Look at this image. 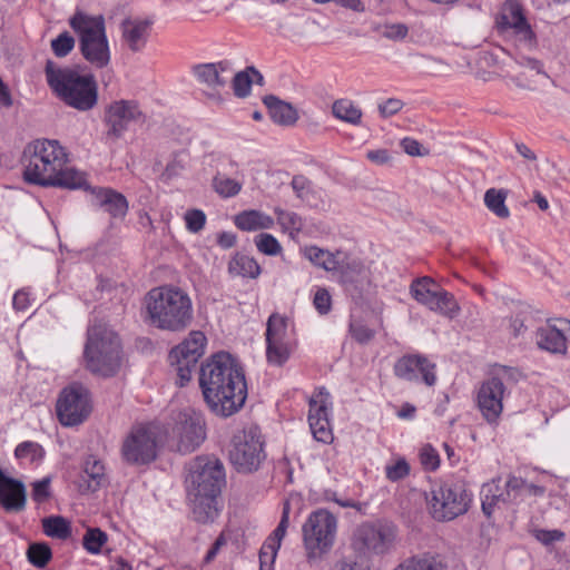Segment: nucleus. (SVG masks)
<instances>
[{"mask_svg":"<svg viewBox=\"0 0 570 570\" xmlns=\"http://www.w3.org/2000/svg\"><path fill=\"white\" fill-rule=\"evenodd\" d=\"M199 386L206 404L217 416H232L244 406L247 399L244 371L226 352L213 355L202 365Z\"/></svg>","mask_w":570,"mask_h":570,"instance_id":"obj_1","label":"nucleus"},{"mask_svg":"<svg viewBox=\"0 0 570 570\" xmlns=\"http://www.w3.org/2000/svg\"><path fill=\"white\" fill-rule=\"evenodd\" d=\"M145 306L150 325L170 332L186 330L193 322L189 295L176 286H160L148 292Z\"/></svg>","mask_w":570,"mask_h":570,"instance_id":"obj_2","label":"nucleus"},{"mask_svg":"<svg viewBox=\"0 0 570 570\" xmlns=\"http://www.w3.org/2000/svg\"><path fill=\"white\" fill-rule=\"evenodd\" d=\"M49 87L66 105L81 110H90L97 104V83L92 76H82L70 68H60L48 60L45 68Z\"/></svg>","mask_w":570,"mask_h":570,"instance_id":"obj_3","label":"nucleus"},{"mask_svg":"<svg viewBox=\"0 0 570 570\" xmlns=\"http://www.w3.org/2000/svg\"><path fill=\"white\" fill-rule=\"evenodd\" d=\"M83 355L90 372L105 377L112 376L121 364L120 340L107 326L94 325L88 330Z\"/></svg>","mask_w":570,"mask_h":570,"instance_id":"obj_4","label":"nucleus"},{"mask_svg":"<svg viewBox=\"0 0 570 570\" xmlns=\"http://www.w3.org/2000/svg\"><path fill=\"white\" fill-rule=\"evenodd\" d=\"M24 154L29 155L24 179L40 186L53 185L61 166L67 163V154L57 140L38 139L27 147Z\"/></svg>","mask_w":570,"mask_h":570,"instance_id":"obj_5","label":"nucleus"},{"mask_svg":"<svg viewBox=\"0 0 570 570\" xmlns=\"http://www.w3.org/2000/svg\"><path fill=\"white\" fill-rule=\"evenodd\" d=\"M69 23L79 36L82 57L95 68L107 67L110 62V49L104 18L78 11L70 18Z\"/></svg>","mask_w":570,"mask_h":570,"instance_id":"obj_6","label":"nucleus"},{"mask_svg":"<svg viewBox=\"0 0 570 570\" xmlns=\"http://www.w3.org/2000/svg\"><path fill=\"white\" fill-rule=\"evenodd\" d=\"M521 377V372L515 367L497 366L491 376L482 382L476 393V404L487 422H497L503 411L507 390Z\"/></svg>","mask_w":570,"mask_h":570,"instance_id":"obj_7","label":"nucleus"},{"mask_svg":"<svg viewBox=\"0 0 570 570\" xmlns=\"http://www.w3.org/2000/svg\"><path fill=\"white\" fill-rule=\"evenodd\" d=\"M336 519L326 510L309 514L303 525V540L309 558L321 557L327 552L335 540Z\"/></svg>","mask_w":570,"mask_h":570,"instance_id":"obj_8","label":"nucleus"},{"mask_svg":"<svg viewBox=\"0 0 570 570\" xmlns=\"http://www.w3.org/2000/svg\"><path fill=\"white\" fill-rule=\"evenodd\" d=\"M262 435L256 426L244 429L234 434L229 460L239 472L256 470L264 459Z\"/></svg>","mask_w":570,"mask_h":570,"instance_id":"obj_9","label":"nucleus"},{"mask_svg":"<svg viewBox=\"0 0 570 570\" xmlns=\"http://www.w3.org/2000/svg\"><path fill=\"white\" fill-rule=\"evenodd\" d=\"M470 501V495L462 485L443 484L432 490L429 505L435 520L451 521L468 511Z\"/></svg>","mask_w":570,"mask_h":570,"instance_id":"obj_10","label":"nucleus"},{"mask_svg":"<svg viewBox=\"0 0 570 570\" xmlns=\"http://www.w3.org/2000/svg\"><path fill=\"white\" fill-rule=\"evenodd\" d=\"M189 493L219 495L225 482L224 466L217 459L198 456L189 468Z\"/></svg>","mask_w":570,"mask_h":570,"instance_id":"obj_11","label":"nucleus"},{"mask_svg":"<svg viewBox=\"0 0 570 570\" xmlns=\"http://www.w3.org/2000/svg\"><path fill=\"white\" fill-rule=\"evenodd\" d=\"M158 431L155 425H138L131 429L122 442L121 454L130 464H147L157 456Z\"/></svg>","mask_w":570,"mask_h":570,"instance_id":"obj_12","label":"nucleus"},{"mask_svg":"<svg viewBox=\"0 0 570 570\" xmlns=\"http://www.w3.org/2000/svg\"><path fill=\"white\" fill-rule=\"evenodd\" d=\"M206 336L200 331H193L188 337L169 353V362L175 366L178 384L184 386L191 379V372L204 354Z\"/></svg>","mask_w":570,"mask_h":570,"instance_id":"obj_13","label":"nucleus"},{"mask_svg":"<svg viewBox=\"0 0 570 570\" xmlns=\"http://www.w3.org/2000/svg\"><path fill=\"white\" fill-rule=\"evenodd\" d=\"M89 413V392L83 385L73 383L62 390L57 401V414L61 424H80Z\"/></svg>","mask_w":570,"mask_h":570,"instance_id":"obj_14","label":"nucleus"},{"mask_svg":"<svg viewBox=\"0 0 570 570\" xmlns=\"http://www.w3.org/2000/svg\"><path fill=\"white\" fill-rule=\"evenodd\" d=\"M176 439V449L183 454L194 452L205 440V421L200 413L195 411L180 412L173 429Z\"/></svg>","mask_w":570,"mask_h":570,"instance_id":"obj_15","label":"nucleus"},{"mask_svg":"<svg viewBox=\"0 0 570 570\" xmlns=\"http://www.w3.org/2000/svg\"><path fill=\"white\" fill-rule=\"evenodd\" d=\"M395 538V530L390 524L363 523L354 531L353 547L363 554L386 552Z\"/></svg>","mask_w":570,"mask_h":570,"instance_id":"obj_16","label":"nucleus"},{"mask_svg":"<svg viewBox=\"0 0 570 570\" xmlns=\"http://www.w3.org/2000/svg\"><path fill=\"white\" fill-rule=\"evenodd\" d=\"M266 360L268 364L282 366L291 355L288 343L287 318L273 313L266 324Z\"/></svg>","mask_w":570,"mask_h":570,"instance_id":"obj_17","label":"nucleus"},{"mask_svg":"<svg viewBox=\"0 0 570 570\" xmlns=\"http://www.w3.org/2000/svg\"><path fill=\"white\" fill-rule=\"evenodd\" d=\"M435 367V364L424 355L410 354L396 361L394 374L405 381H415L420 373L423 382L432 386L436 382Z\"/></svg>","mask_w":570,"mask_h":570,"instance_id":"obj_18","label":"nucleus"},{"mask_svg":"<svg viewBox=\"0 0 570 570\" xmlns=\"http://www.w3.org/2000/svg\"><path fill=\"white\" fill-rule=\"evenodd\" d=\"M142 114L136 101L119 100L109 106L106 111V122L108 125V135L115 138L120 137L130 122L138 121Z\"/></svg>","mask_w":570,"mask_h":570,"instance_id":"obj_19","label":"nucleus"},{"mask_svg":"<svg viewBox=\"0 0 570 570\" xmlns=\"http://www.w3.org/2000/svg\"><path fill=\"white\" fill-rule=\"evenodd\" d=\"M503 68L507 77L523 89H533L538 78L544 77L541 63L531 58L522 57L519 60L510 59L503 62Z\"/></svg>","mask_w":570,"mask_h":570,"instance_id":"obj_20","label":"nucleus"},{"mask_svg":"<svg viewBox=\"0 0 570 570\" xmlns=\"http://www.w3.org/2000/svg\"><path fill=\"white\" fill-rule=\"evenodd\" d=\"M560 326L547 323L539 327L535 333V341L539 348L554 354H564L567 351V326L570 322L559 320Z\"/></svg>","mask_w":570,"mask_h":570,"instance_id":"obj_21","label":"nucleus"},{"mask_svg":"<svg viewBox=\"0 0 570 570\" xmlns=\"http://www.w3.org/2000/svg\"><path fill=\"white\" fill-rule=\"evenodd\" d=\"M289 523V503L286 502L283 508V513L277 528L264 542L259 551L261 570H271L275 561L281 542L286 534Z\"/></svg>","mask_w":570,"mask_h":570,"instance_id":"obj_22","label":"nucleus"},{"mask_svg":"<svg viewBox=\"0 0 570 570\" xmlns=\"http://www.w3.org/2000/svg\"><path fill=\"white\" fill-rule=\"evenodd\" d=\"M92 203L95 206L102 208L112 218L122 219L128 212V202L126 197L111 188H92Z\"/></svg>","mask_w":570,"mask_h":570,"instance_id":"obj_23","label":"nucleus"},{"mask_svg":"<svg viewBox=\"0 0 570 570\" xmlns=\"http://www.w3.org/2000/svg\"><path fill=\"white\" fill-rule=\"evenodd\" d=\"M106 481V470L102 462L95 456L87 458L77 481L79 492L82 494L96 492Z\"/></svg>","mask_w":570,"mask_h":570,"instance_id":"obj_24","label":"nucleus"},{"mask_svg":"<svg viewBox=\"0 0 570 570\" xmlns=\"http://www.w3.org/2000/svg\"><path fill=\"white\" fill-rule=\"evenodd\" d=\"M0 502L7 511H21L26 505V488L23 483L4 475L1 469Z\"/></svg>","mask_w":570,"mask_h":570,"instance_id":"obj_25","label":"nucleus"},{"mask_svg":"<svg viewBox=\"0 0 570 570\" xmlns=\"http://www.w3.org/2000/svg\"><path fill=\"white\" fill-rule=\"evenodd\" d=\"M151 21L147 19H126L121 23L124 43L132 51L138 52L146 46L149 37Z\"/></svg>","mask_w":570,"mask_h":570,"instance_id":"obj_26","label":"nucleus"},{"mask_svg":"<svg viewBox=\"0 0 570 570\" xmlns=\"http://www.w3.org/2000/svg\"><path fill=\"white\" fill-rule=\"evenodd\" d=\"M263 102L268 109L269 117L277 125L293 126L298 120V112L289 102L274 95L265 96Z\"/></svg>","mask_w":570,"mask_h":570,"instance_id":"obj_27","label":"nucleus"},{"mask_svg":"<svg viewBox=\"0 0 570 570\" xmlns=\"http://www.w3.org/2000/svg\"><path fill=\"white\" fill-rule=\"evenodd\" d=\"M194 519L200 523L213 521L218 515L217 497L189 493Z\"/></svg>","mask_w":570,"mask_h":570,"instance_id":"obj_28","label":"nucleus"},{"mask_svg":"<svg viewBox=\"0 0 570 570\" xmlns=\"http://www.w3.org/2000/svg\"><path fill=\"white\" fill-rule=\"evenodd\" d=\"M229 71L225 62L204 63L194 67V75L197 79L208 87H222L226 83L225 72Z\"/></svg>","mask_w":570,"mask_h":570,"instance_id":"obj_29","label":"nucleus"},{"mask_svg":"<svg viewBox=\"0 0 570 570\" xmlns=\"http://www.w3.org/2000/svg\"><path fill=\"white\" fill-rule=\"evenodd\" d=\"M235 225L242 230H258L273 227L274 219L258 210H244L235 217Z\"/></svg>","mask_w":570,"mask_h":570,"instance_id":"obj_30","label":"nucleus"},{"mask_svg":"<svg viewBox=\"0 0 570 570\" xmlns=\"http://www.w3.org/2000/svg\"><path fill=\"white\" fill-rule=\"evenodd\" d=\"M332 114L335 118L352 126L362 124L363 111L354 101L347 98L337 99L332 105Z\"/></svg>","mask_w":570,"mask_h":570,"instance_id":"obj_31","label":"nucleus"},{"mask_svg":"<svg viewBox=\"0 0 570 570\" xmlns=\"http://www.w3.org/2000/svg\"><path fill=\"white\" fill-rule=\"evenodd\" d=\"M68 189H90L86 179V174L73 167H68L67 163L61 166V171L53 179V185Z\"/></svg>","mask_w":570,"mask_h":570,"instance_id":"obj_32","label":"nucleus"},{"mask_svg":"<svg viewBox=\"0 0 570 570\" xmlns=\"http://www.w3.org/2000/svg\"><path fill=\"white\" fill-rule=\"evenodd\" d=\"M338 269L345 283H361L362 285L370 283L367 269L358 259H346L340 263Z\"/></svg>","mask_w":570,"mask_h":570,"instance_id":"obj_33","label":"nucleus"},{"mask_svg":"<svg viewBox=\"0 0 570 570\" xmlns=\"http://www.w3.org/2000/svg\"><path fill=\"white\" fill-rule=\"evenodd\" d=\"M426 307L450 318L455 317L460 309L454 296L443 289L438 291Z\"/></svg>","mask_w":570,"mask_h":570,"instance_id":"obj_34","label":"nucleus"},{"mask_svg":"<svg viewBox=\"0 0 570 570\" xmlns=\"http://www.w3.org/2000/svg\"><path fill=\"white\" fill-rule=\"evenodd\" d=\"M228 272L234 276L256 278L261 268L254 258L237 254L229 262Z\"/></svg>","mask_w":570,"mask_h":570,"instance_id":"obj_35","label":"nucleus"},{"mask_svg":"<svg viewBox=\"0 0 570 570\" xmlns=\"http://www.w3.org/2000/svg\"><path fill=\"white\" fill-rule=\"evenodd\" d=\"M440 288L428 276L415 279L410 287L411 295L420 304L428 306Z\"/></svg>","mask_w":570,"mask_h":570,"instance_id":"obj_36","label":"nucleus"},{"mask_svg":"<svg viewBox=\"0 0 570 570\" xmlns=\"http://www.w3.org/2000/svg\"><path fill=\"white\" fill-rule=\"evenodd\" d=\"M394 570H446V566L440 557L426 554L422 558H410Z\"/></svg>","mask_w":570,"mask_h":570,"instance_id":"obj_37","label":"nucleus"},{"mask_svg":"<svg viewBox=\"0 0 570 570\" xmlns=\"http://www.w3.org/2000/svg\"><path fill=\"white\" fill-rule=\"evenodd\" d=\"M507 193L502 189L490 188L484 194V204L494 215L508 218L510 212L505 206Z\"/></svg>","mask_w":570,"mask_h":570,"instance_id":"obj_38","label":"nucleus"},{"mask_svg":"<svg viewBox=\"0 0 570 570\" xmlns=\"http://www.w3.org/2000/svg\"><path fill=\"white\" fill-rule=\"evenodd\" d=\"M305 255L313 264L324 268L325 271L338 269L340 262L327 250L316 246H311L305 249Z\"/></svg>","mask_w":570,"mask_h":570,"instance_id":"obj_39","label":"nucleus"},{"mask_svg":"<svg viewBox=\"0 0 570 570\" xmlns=\"http://www.w3.org/2000/svg\"><path fill=\"white\" fill-rule=\"evenodd\" d=\"M43 532L51 538L67 539L70 535V525L62 517H48L42 520Z\"/></svg>","mask_w":570,"mask_h":570,"instance_id":"obj_40","label":"nucleus"},{"mask_svg":"<svg viewBox=\"0 0 570 570\" xmlns=\"http://www.w3.org/2000/svg\"><path fill=\"white\" fill-rule=\"evenodd\" d=\"M52 552L47 543H31L27 550L28 561L37 567L45 568L51 560Z\"/></svg>","mask_w":570,"mask_h":570,"instance_id":"obj_41","label":"nucleus"},{"mask_svg":"<svg viewBox=\"0 0 570 570\" xmlns=\"http://www.w3.org/2000/svg\"><path fill=\"white\" fill-rule=\"evenodd\" d=\"M308 423L315 440L330 443L333 440L328 416H308Z\"/></svg>","mask_w":570,"mask_h":570,"instance_id":"obj_42","label":"nucleus"},{"mask_svg":"<svg viewBox=\"0 0 570 570\" xmlns=\"http://www.w3.org/2000/svg\"><path fill=\"white\" fill-rule=\"evenodd\" d=\"M215 190L223 197L236 196L240 189L242 184L225 175L217 174L213 179Z\"/></svg>","mask_w":570,"mask_h":570,"instance_id":"obj_43","label":"nucleus"},{"mask_svg":"<svg viewBox=\"0 0 570 570\" xmlns=\"http://www.w3.org/2000/svg\"><path fill=\"white\" fill-rule=\"evenodd\" d=\"M328 399L330 393L321 387L309 400L308 416H328Z\"/></svg>","mask_w":570,"mask_h":570,"instance_id":"obj_44","label":"nucleus"},{"mask_svg":"<svg viewBox=\"0 0 570 570\" xmlns=\"http://www.w3.org/2000/svg\"><path fill=\"white\" fill-rule=\"evenodd\" d=\"M106 542L107 534L99 528L88 529L82 539L83 548L92 554L99 553Z\"/></svg>","mask_w":570,"mask_h":570,"instance_id":"obj_45","label":"nucleus"},{"mask_svg":"<svg viewBox=\"0 0 570 570\" xmlns=\"http://www.w3.org/2000/svg\"><path fill=\"white\" fill-rule=\"evenodd\" d=\"M534 493L540 492L542 493V489L539 487H535L533 484H528L523 479L517 478V476H510L507 481V495L508 499H512L514 501L517 497L523 492H531Z\"/></svg>","mask_w":570,"mask_h":570,"instance_id":"obj_46","label":"nucleus"},{"mask_svg":"<svg viewBox=\"0 0 570 570\" xmlns=\"http://www.w3.org/2000/svg\"><path fill=\"white\" fill-rule=\"evenodd\" d=\"M275 213L277 214V220L279 225L291 234L298 233L303 228V222L302 218L291 212H285L283 209L276 208Z\"/></svg>","mask_w":570,"mask_h":570,"instance_id":"obj_47","label":"nucleus"},{"mask_svg":"<svg viewBox=\"0 0 570 570\" xmlns=\"http://www.w3.org/2000/svg\"><path fill=\"white\" fill-rule=\"evenodd\" d=\"M73 48L75 39L68 31L60 33L57 38L51 40V49L59 58L66 57Z\"/></svg>","mask_w":570,"mask_h":570,"instance_id":"obj_48","label":"nucleus"},{"mask_svg":"<svg viewBox=\"0 0 570 570\" xmlns=\"http://www.w3.org/2000/svg\"><path fill=\"white\" fill-rule=\"evenodd\" d=\"M257 249L266 255H277L281 253L282 247L278 240L271 234H259L255 238Z\"/></svg>","mask_w":570,"mask_h":570,"instance_id":"obj_49","label":"nucleus"},{"mask_svg":"<svg viewBox=\"0 0 570 570\" xmlns=\"http://www.w3.org/2000/svg\"><path fill=\"white\" fill-rule=\"evenodd\" d=\"M350 333L352 337L360 344H367L375 336V331L370 328L361 321H352L350 323Z\"/></svg>","mask_w":570,"mask_h":570,"instance_id":"obj_50","label":"nucleus"},{"mask_svg":"<svg viewBox=\"0 0 570 570\" xmlns=\"http://www.w3.org/2000/svg\"><path fill=\"white\" fill-rule=\"evenodd\" d=\"M252 82L248 68L245 71L237 72L233 79L234 94L239 98L246 97L250 92Z\"/></svg>","mask_w":570,"mask_h":570,"instance_id":"obj_51","label":"nucleus"},{"mask_svg":"<svg viewBox=\"0 0 570 570\" xmlns=\"http://www.w3.org/2000/svg\"><path fill=\"white\" fill-rule=\"evenodd\" d=\"M498 491V485L492 482L484 484L482 488V511L483 513L490 518L494 511L495 504V492Z\"/></svg>","mask_w":570,"mask_h":570,"instance_id":"obj_52","label":"nucleus"},{"mask_svg":"<svg viewBox=\"0 0 570 570\" xmlns=\"http://www.w3.org/2000/svg\"><path fill=\"white\" fill-rule=\"evenodd\" d=\"M385 473L390 481L395 482L410 473V465L404 459H399L394 464L386 465Z\"/></svg>","mask_w":570,"mask_h":570,"instance_id":"obj_53","label":"nucleus"},{"mask_svg":"<svg viewBox=\"0 0 570 570\" xmlns=\"http://www.w3.org/2000/svg\"><path fill=\"white\" fill-rule=\"evenodd\" d=\"M186 227L191 233L200 232L206 223V215L199 209H191L185 214Z\"/></svg>","mask_w":570,"mask_h":570,"instance_id":"obj_54","label":"nucleus"},{"mask_svg":"<svg viewBox=\"0 0 570 570\" xmlns=\"http://www.w3.org/2000/svg\"><path fill=\"white\" fill-rule=\"evenodd\" d=\"M50 482L49 476L32 483L31 497L37 503H42L50 498Z\"/></svg>","mask_w":570,"mask_h":570,"instance_id":"obj_55","label":"nucleus"},{"mask_svg":"<svg viewBox=\"0 0 570 570\" xmlns=\"http://www.w3.org/2000/svg\"><path fill=\"white\" fill-rule=\"evenodd\" d=\"M292 188L295 191L296 196L302 200H307L309 194L312 193V184L308 178L303 175H296L292 179Z\"/></svg>","mask_w":570,"mask_h":570,"instance_id":"obj_56","label":"nucleus"},{"mask_svg":"<svg viewBox=\"0 0 570 570\" xmlns=\"http://www.w3.org/2000/svg\"><path fill=\"white\" fill-rule=\"evenodd\" d=\"M421 463L426 470H435L439 464V454L431 445H424L420 452Z\"/></svg>","mask_w":570,"mask_h":570,"instance_id":"obj_57","label":"nucleus"},{"mask_svg":"<svg viewBox=\"0 0 570 570\" xmlns=\"http://www.w3.org/2000/svg\"><path fill=\"white\" fill-rule=\"evenodd\" d=\"M409 29L403 23L385 24L382 27V37L390 40H401L406 37Z\"/></svg>","mask_w":570,"mask_h":570,"instance_id":"obj_58","label":"nucleus"},{"mask_svg":"<svg viewBox=\"0 0 570 570\" xmlns=\"http://www.w3.org/2000/svg\"><path fill=\"white\" fill-rule=\"evenodd\" d=\"M534 538L544 546H550L554 542L561 541L564 538V533L560 530H544L537 529L533 531Z\"/></svg>","mask_w":570,"mask_h":570,"instance_id":"obj_59","label":"nucleus"},{"mask_svg":"<svg viewBox=\"0 0 570 570\" xmlns=\"http://www.w3.org/2000/svg\"><path fill=\"white\" fill-rule=\"evenodd\" d=\"M331 295L325 288H321L315 293L314 306L320 314L325 315L331 311Z\"/></svg>","mask_w":570,"mask_h":570,"instance_id":"obj_60","label":"nucleus"},{"mask_svg":"<svg viewBox=\"0 0 570 570\" xmlns=\"http://www.w3.org/2000/svg\"><path fill=\"white\" fill-rule=\"evenodd\" d=\"M404 104L402 100L396 98H389L383 104L379 105V111L382 117H391L395 114H397L402 108Z\"/></svg>","mask_w":570,"mask_h":570,"instance_id":"obj_61","label":"nucleus"},{"mask_svg":"<svg viewBox=\"0 0 570 570\" xmlns=\"http://www.w3.org/2000/svg\"><path fill=\"white\" fill-rule=\"evenodd\" d=\"M403 150L410 156H426L429 150L424 148L417 140L404 138L401 141Z\"/></svg>","mask_w":570,"mask_h":570,"instance_id":"obj_62","label":"nucleus"},{"mask_svg":"<svg viewBox=\"0 0 570 570\" xmlns=\"http://www.w3.org/2000/svg\"><path fill=\"white\" fill-rule=\"evenodd\" d=\"M41 451V448L40 445H38L37 443H33V442H23L21 444H19L14 451V454L17 458L21 459V458H27L29 455H31V458H36V455L38 454V452Z\"/></svg>","mask_w":570,"mask_h":570,"instance_id":"obj_63","label":"nucleus"},{"mask_svg":"<svg viewBox=\"0 0 570 570\" xmlns=\"http://www.w3.org/2000/svg\"><path fill=\"white\" fill-rule=\"evenodd\" d=\"M510 9H511V20H508L507 23L520 31L527 30L528 24H527L525 18L522 16L519 8L511 7Z\"/></svg>","mask_w":570,"mask_h":570,"instance_id":"obj_64","label":"nucleus"}]
</instances>
